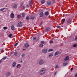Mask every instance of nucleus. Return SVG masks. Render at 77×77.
I'll return each mask as SVG.
<instances>
[{"mask_svg":"<svg viewBox=\"0 0 77 77\" xmlns=\"http://www.w3.org/2000/svg\"><path fill=\"white\" fill-rule=\"evenodd\" d=\"M29 5L30 6H32V3H29Z\"/></svg>","mask_w":77,"mask_h":77,"instance_id":"a19ab883","label":"nucleus"},{"mask_svg":"<svg viewBox=\"0 0 77 77\" xmlns=\"http://www.w3.org/2000/svg\"><path fill=\"white\" fill-rule=\"evenodd\" d=\"M25 8H26V7H25V6H24L23 7V9H25Z\"/></svg>","mask_w":77,"mask_h":77,"instance_id":"49530a36","label":"nucleus"},{"mask_svg":"<svg viewBox=\"0 0 77 77\" xmlns=\"http://www.w3.org/2000/svg\"><path fill=\"white\" fill-rule=\"evenodd\" d=\"M64 60L65 61L68 60H69V57L68 56H66Z\"/></svg>","mask_w":77,"mask_h":77,"instance_id":"39448f33","label":"nucleus"},{"mask_svg":"<svg viewBox=\"0 0 77 77\" xmlns=\"http://www.w3.org/2000/svg\"><path fill=\"white\" fill-rule=\"evenodd\" d=\"M77 46V45L76 44H75L73 45V47H76Z\"/></svg>","mask_w":77,"mask_h":77,"instance_id":"393cba45","label":"nucleus"},{"mask_svg":"<svg viewBox=\"0 0 77 77\" xmlns=\"http://www.w3.org/2000/svg\"><path fill=\"white\" fill-rule=\"evenodd\" d=\"M6 58H7V57H6V56L5 57H3L2 59H3V60H5V59H6Z\"/></svg>","mask_w":77,"mask_h":77,"instance_id":"c9c22d12","label":"nucleus"},{"mask_svg":"<svg viewBox=\"0 0 77 77\" xmlns=\"http://www.w3.org/2000/svg\"><path fill=\"white\" fill-rule=\"evenodd\" d=\"M45 69H42L40 72V75H42V74H43L45 73Z\"/></svg>","mask_w":77,"mask_h":77,"instance_id":"f257e3e1","label":"nucleus"},{"mask_svg":"<svg viewBox=\"0 0 77 77\" xmlns=\"http://www.w3.org/2000/svg\"><path fill=\"white\" fill-rule=\"evenodd\" d=\"M53 41H51V42H50L51 43H53Z\"/></svg>","mask_w":77,"mask_h":77,"instance_id":"de8ad7c7","label":"nucleus"},{"mask_svg":"<svg viewBox=\"0 0 77 77\" xmlns=\"http://www.w3.org/2000/svg\"><path fill=\"white\" fill-rule=\"evenodd\" d=\"M26 50V49H23V51Z\"/></svg>","mask_w":77,"mask_h":77,"instance_id":"5fc2aeb1","label":"nucleus"},{"mask_svg":"<svg viewBox=\"0 0 77 77\" xmlns=\"http://www.w3.org/2000/svg\"><path fill=\"white\" fill-rule=\"evenodd\" d=\"M42 52L43 53H47V49H43L42 50Z\"/></svg>","mask_w":77,"mask_h":77,"instance_id":"423d86ee","label":"nucleus"},{"mask_svg":"<svg viewBox=\"0 0 77 77\" xmlns=\"http://www.w3.org/2000/svg\"><path fill=\"white\" fill-rule=\"evenodd\" d=\"M68 64L67 63H63V66H66Z\"/></svg>","mask_w":77,"mask_h":77,"instance_id":"5701e85b","label":"nucleus"},{"mask_svg":"<svg viewBox=\"0 0 77 77\" xmlns=\"http://www.w3.org/2000/svg\"><path fill=\"white\" fill-rule=\"evenodd\" d=\"M72 69H73V68L72 67V68H71V71H72Z\"/></svg>","mask_w":77,"mask_h":77,"instance_id":"c03bdc74","label":"nucleus"},{"mask_svg":"<svg viewBox=\"0 0 77 77\" xmlns=\"http://www.w3.org/2000/svg\"><path fill=\"white\" fill-rule=\"evenodd\" d=\"M53 51V50L50 49L48 50V52H50V51Z\"/></svg>","mask_w":77,"mask_h":77,"instance_id":"7c9ffc66","label":"nucleus"},{"mask_svg":"<svg viewBox=\"0 0 77 77\" xmlns=\"http://www.w3.org/2000/svg\"><path fill=\"white\" fill-rule=\"evenodd\" d=\"M4 9H5V8H2L0 9V11H3V10H4Z\"/></svg>","mask_w":77,"mask_h":77,"instance_id":"72a5a7b5","label":"nucleus"},{"mask_svg":"<svg viewBox=\"0 0 77 77\" xmlns=\"http://www.w3.org/2000/svg\"><path fill=\"white\" fill-rule=\"evenodd\" d=\"M10 17L12 18V19H13L14 18V14L13 13H12L10 15Z\"/></svg>","mask_w":77,"mask_h":77,"instance_id":"20e7f679","label":"nucleus"},{"mask_svg":"<svg viewBox=\"0 0 77 77\" xmlns=\"http://www.w3.org/2000/svg\"><path fill=\"white\" fill-rule=\"evenodd\" d=\"M59 51H57L55 52V53L54 55L57 56V55H58V54H59Z\"/></svg>","mask_w":77,"mask_h":77,"instance_id":"ddd939ff","label":"nucleus"},{"mask_svg":"<svg viewBox=\"0 0 77 77\" xmlns=\"http://www.w3.org/2000/svg\"><path fill=\"white\" fill-rule=\"evenodd\" d=\"M25 54H22L21 55V57H24L25 56Z\"/></svg>","mask_w":77,"mask_h":77,"instance_id":"f704fd0d","label":"nucleus"},{"mask_svg":"<svg viewBox=\"0 0 77 77\" xmlns=\"http://www.w3.org/2000/svg\"><path fill=\"white\" fill-rule=\"evenodd\" d=\"M71 23V21L70 19H69L67 20V23L69 24H70Z\"/></svg>","mask_w":77,"mask_h":77,"instance_id":"6e6552de","label":"nucleus"},{"mask_svg":"<svg viewBox=\"0 0 77 77\" xmlns=\"http://www.w3.org/2000/svg\"><path fill=\"white\" fill-rule=\"evenodd\" d=\"M57 74V72H55L54 74V75H56V74Z\"/></svg>","mask_w":77,"mask_h":77,"instance_id":"a18cd8bd","label":"nucleus"},{"mask_svg":"<svg viewBox=\"0 0 77 77\" xmlns=\"http://www.w3.org/2000/svg\"><path fill=\"white\" fill-rule=\"evenodd\" d=\"M17 68H19L20 67H21V65L20 64H17Z\"/></svg>","mask_w":77,"mask_h":77,"instance_id":"a211bd4d","label":"nucleus"},{"mask_svg":"<svg viewBox=\"0 0 77 77\" xmlns=\"http://www.w3.org/2000/svg\"><path fill=\"white\" fill-rule=\"evenodd\" d=\"M53 55L52 54H50L49 55V57H53Z\"/></svg>","mask_w":77,"mask_h":77,"instance_id":"4be33fe9","label":"nucleus"},{"mask_svg":"<svg viewBox=\"0 0 77 77\" xmlns=\"http://www.w3.org/2000/svg\"><path fill=\"white\" fill-rule=\"evenodd\" d=\"M26 20H29V16H27L26 17Z\"/></svg>","mask_w":77,"mask_h":77,"instance_id":"c756f323","label":"nucleus"},{"mask_svg":"<svg viewBox=\"0 0 77 77\" xmlns=\"http://www.w3.org/2000/svg\"><path fill=\"white\" fill-rule=\"evenodd\" d=\"M17 17L18 18H19V19H20V18H21V15H17Z\"/></svg>","mask_w":77,"mask_h":77,"instance_id":"412c9836","label":"nucleus"},{"mask_svg":"<svg viewBox=\"0 0 77 77\" xmlns=\"http://www.w3.org/2000/svg\"><path fill=\"white\" fill-rule=\"evenodd\" d=\"M15 0H12L13 1H15Z\"/></svg>","mask_w":77,"mask_h":77,"instance_id":"13d9d810","label":"nucleus"},{"mask_svg":"<svg viewBox=\"0 0 77 77\" xmlns=\"http://www.w3.org/2000/svg\"><path fill=\"white\" fill-rule=\"evenodd\" d=\"M40 17H43V12H41L39 14Z\"/></svg>","mask_w":77,"mask_h":77,"instance_id":"f8f14e48","label":"nucleus"},{"mask_svg":"<svg viewBox=\"0 0 77 77\" xmlns=\"http://www.w3.org/2000/svg\"><path fill=\"white\" fill-rule=\"evenodd\" d=\"M75 41H77V36H76L75 38Z\"/></svg>","mask_w":77,"mask_h":77,"instance_id":"4c0bfd02","label":"nucleus"},{"mask_svg":"<svg viewBox=\"0 0 77 77\" xmlns=\"http://www.w3.org/2000/svg\"><path fill=\"white\" fill-rule=\"evenodd\" d=\"M11 75V72H8L6 74V75L7 77H9V75Z\"/></svg>","mask_w":77,"mask_h":77,"instance_id":"1a4fd4ad","label":"nucleus"},{"mask_svg":"<svg viewBox=\"0 0 77 77\" xmlns=\"http://www.w3.org/2000/svg\"><path fill=\"white\" fill-rule=\"evenodd\" d=\"M43 46H44V45L43 44H40L39 47H43Z\"/></svg>","mask_w":77,"mask_h":77,"instance_id":"cd10ccee","label":"nucleus"},{"mask_svg":"<svg viewBox=\"0 0 77 77\" xmlns=\"http://www.w3.org/2000/svg\"><path fill=\"white\" fill-rule=\"evenodd\" d=\"M26 8H29V5H27L26 6Z\"/></svg>","mask_w":77,"mask_h":77,"instance_id":"09e8293b","label":"nucleus"},{"mask_svg":"<svg viewBox=\"0 0 77 77\" xmlns=\"http://www.w3.org/2000/svg\"><path fill=\"white\" fill-rule=\"evenodd\" d=\"M41 44H44V42H43V41H42L41 42Z\"/></svg>","mask_w":77,"mask_h":77,"instance_id":"79ce46f5","label":"nucleus"},{"mask_svg":"<svg viewBox=\"0 0 77 77\" xmlns=\"http://www.w3.org/2000/svg\"><path fill=\"white\" fill-rule=\"evenodd\" d=\"M30 19L31 20H34V17L31 16Z\"/></svg>","mask_w":77,"mask_h":77,"instance_id":"c85d7f7f","label":"nucleus"},{"mask_svg":"<svg viewBox=\"0 0 77 77\" xmlns=\"http://www.w3.org/2000/svg\"><path fill=\"white\" fill-rule=\"evenodd\" d=\"M29 46V45L28 43H26L25 45V47L26 48H27Z\"/></svg>","mask_w":77,"mask_h":77,"instance_id":"9b49d317","label":"nucleus"},{"mask_svg":"<svg viewBox=\"0 0 77 77\" xmlns=\"http://www.w3.org/2000/svg\"><path fill=\"white\" fill-rule=\"evenodd\" d=\"M20 62H21V63H22V60L20 61Z\"/></svg>","mask_w":77,"mask_h":77,"instance_id":"4d7b16f0","label":"nucleus"},{"mask_svg":"<svg viewBox=\"0 0 77 77\" xmlns=\"http://www.w3.org/2000/svg\"><path fill=\"white\" fill-rule=\"evenodd\" d=\"M59 68V66H58V65H56L55 67V69H57V68Z\"/></svg>","mask_w":77,"mask_h":77,"instance_id":"473e14b6","label":"nucleus"},{"mask_svg":"<svg viewBox=\"0 0 77 77\" xmlns=\"http://www.w3.org/2000/svg\"><path fill=\"white\" fill-rule=\"evenodd\" d=\"M18 44V43H17L14 45L15 47H16Z\"/></svg>","mask_w":77,"mask_h":77,"instance_id":"e433bc0d","label":"nucleus"},{"mask_svg":"<svg viewBox=\"0 0 77 77\" xmlns=\"http://www.w3.org/2000/svg\"><path fill=\"white\" fill-rule=\"evenodd\" d=\"M42 24V22H41L40 23V25H41Z\"/></svg>","mask_w":77,"mask_h":77,"instance_id":"6e6d98bb","label":"nucleus"},{"mask_svg":"<svg viewBox=\"0 0 77 77\" xmlns=\"http://www.w3.org/2000/svg\"><path fill=\"white\" fill-rule=\"evenodd\" d=\"M17 5L16 4H14L13 8H17Z\"/></svg>","mask_w":77,"mask_h":77,"instance_id":"aec40b11","label":"nucleus"},{"mask_svg":"<svg viewBox=\"0 0 77 77\" xmlns=\"http://www.w3.org/2000/svg\"><path fill=\"white\" fill-rule=\"evenodd\" d=\"M33 39L34 41H36V37H33Z\"/></svg>","mask_w":77,"mask_h":77,"instance_id":"bb28decb","label":"nucleus"},{"mask_svg":"<svg viewBox=\"0 0 77 77\" xmlns=\"http://www.w3.org/2000/svg\"><path fill=\"white\" fill-rule=\"evenodd\" d=\"M11 29L12 30H15V28L14 25H12L11 26Z\"/></svg>","mask_w":77,"mask_h":77,"instance_id":"0eeeda50","label":"nucleus"},{"mask_svg":"<svg viewBox=\"0 0 77 77\" xmlns=\"http://www.w3.org/2000/svg\"><path fill=\"white\" fill-rule=\"evenodd\" d=\"M20 5H21V6H22L23 5V3H22L20 4Z\"/></svg>","mask_w":77,"mask_h":77,"instance_id":"8fccbe9b","label":"nucleus"},{"mask_svg":"<svg viewBox=\"0 0 77 77\" xmlns=\"http://www.w3.org/2000/svg\"><path fill=\"white\" fill-rule=\"evenodd\" d=\"M43 63H44V60H41L39 62V64L40 65H42Z\"/></svg>","mask_w":77,"mask_h":77,"instance_id":"7ed1b4c3","label":"nucleus"},{"mask_svg":"<svg viewBox=\"0 0 77 77\" xmlns=\"http://www.w3.org/2000/svg\"><path fill=\"white\" fill-rule=\"evenodd\" d=\"M39 39H37V42H38V41H39Z\"/></svg>","mask_w":77,"mask_h":77,"instance_id":"3c124183","label":"nucleus"},{"mask_svg":"<svg viewBox=\"0 0 77 77\" xmlns=\"http://www.w3.org/2000/svg\"><path fill=\"white\" fill-rule=\"evenodd\" d=\"M46 31H50V28L48 27L46 28Z\"/></svg>","mask_w":77,"mask_h":77,"instance_id":"dca6fc26","label":"nucleus"},{"mask_svg":"<svg viewBox=\"0 0 77 77\" xmlns=\"http://www.w3.org/2000/svg\"><path fill=\"white\" fill-rule=\"evenodd\" d=\"M2 63V61H0V63Z\"/></svg>","mask_w":77,"mask_h":77,"instance_id":"864d4df0","label":"nucleus"},{"mask_svg":"<svg viewBox=\"0 0 77 77\" xmlns=\"http://www.w3.org/2000/svg\"><path fill=\"white\" fill-rule=\"evenodd\" d=\"M65 19H63L61 21V22L62 23V24L64 23H65Z\"/></svg>","mask_w":77,"mask_h":77,"instance_id":"6ab92c4d","label":"nucleus"},{"mask_svg":"<svg viewBox=\"0 0 77 77\" xmlns=\"http://www.w3.org/2000/svg\"><path fill=\"white\" fill-rule=\"evenodd\" d=\"M3 29H4V30L6 29H7V27H4Z\"/></svg>","mask_w":77,"mask_h":77,"instance_id":"58836bf2","label":"nucleus"},{"mask_svg":"<svg viewBox=\"0 0 77 77\" xmlns=\"http://www.w3.org/2000/svg\"><path fill=\"white\" fill-rule=\"evenodd\" d=\"M45 3V1L42 0L41 2V3L42 4H44Z\"/></svg>","mask_w":77,"mask_h":77,"instance_id":"a878e982","label":"nucleus"},{"mask_svg":"<svg viewBox=\"0 0 77 77\" xmlns=\"http://www.w3.org/2000/svg\"><path fill=\"white\" fill-rule=\"evenodd\" d=\"M45 15H49V13H48V11H46L45 13Z\"/></svg>","mask_w":77,"mask_h":77,"instance_id":"4468645a","label":"nucleus"},{"mask_svg":"<svg viewBox=\"0 0 77 77\" xmlns=\"http://www.w3.org/2000/svg\"><path fill=\"white\" fill-rule=\"evenodd\" d=\"M75 77H77V73L75 75Z\"/></svg>","mask_w":77,"mask_h":77,"instance_id":"37998d69","label":"nucleus"},{"mask_svg":"<svg viewBox=\"0 0 77 77\" xmlns=\"http://www.w3.org/2000/svg\"><path fill=\"white\" fill-rule=\"evenodd\" d=\"M51 3V2L50 1H48L47 2V5H50Z\"/></svg>","mask_w":77,"mask_h":77,"instance_id":"2eb2a0df","label":"nucleus"},{"mask_svg":"<svg viewBox=\"0 0 77 77\" xmlns=\"http://www.w3.org/2000/svg\"><path fill=\"white\" fill-rule=\"evenodd\" d=\"M23 24V23H22V22L20 21L19 23L17 25V27H20L22 26V25Z\"/></svg>","mask_w":77,"mask_h":77,"instance_id":"f03ea898","label":"nucleus"},{"mask_svg":"<svg viewBox=\"0 0 77 77\" xmlns=\"http://www.w3.org/2000/svg\"><path fill=\"white\" fill-rule=\"evenodd\" d=\"M25 16V13H23L22 15V16L23 17H24Z\"/></svg>","mask_w":77,"mask_h":77,"instance_id":"b1692460","label":"nucleus"},{"mask_svg":"<svg viewBox=\"0 0 77 77\" xmlns=\"http://www.w3.org/2000/svg\"><path fill=\"white\" fill-rule=\"evenodd\" d=\"M29 3H32V2L31 1H30L29 2Z\"/></svg>","mask_w":77,"mask_h":77,"instance_id":"603ef678","label":"nucleus"},{"mask_svg":"<svg viewBox=\"0 0 77 77\" xmlns=\"http://www.w3.org/2000/svg\"><path fill=\"white\" fill-rule=\"evenodd\" d=\"M16 66V63H13L12 64V66H13V67H15V66Z\"/></svg>","mask_w":77,"mask_h":77,"instance_id":"f3484780","label":"nucleus"},{"mask_svg":"<svg viewBox=\"0 0 77 77\" xmlns=\"http://www.w3.org/2000/svg\"><path fill=\"white\" fill-rule=\"evenodd\" d=\"M4 11L3 12H4Z\"/></svg>","mask_w":77,"mask_h":77,"instance_id":"bf43d9fd","label":"nucleus"},{"mask_svg":"<svg viewBox=\"0 0 77 77\" xmlns=\"http://www.w3.org/2000/svg\"><path fill=\"white\" fill-rule=\"evenodd\" d=\"M12 35L11 34H10L8 35V36L9 38H11Z\"/></svg>","mask_w":77,"mask_h":77,"instance_id":"2f4dec72","label":"nucleus"},{"mask_svg":"<svg viewBox=\"0 0 77 77\" xmlns=\"http://www.w3.org/2000/svg\"><path fill=\"white\" fill-rule=\"evenodd\" d=\"M57 28H58V29H60V26H57Z\"/></svg>","mask_w":77,"mask_h":77,"instance_id":"ea45409f","label":"nucleus"},{"mask_svg":"<svg viewBox=\"0 0 77 77\" xmlns=\"http://www.w3.org/2000/svg\"><path fill=\"white\" fill-rule=\"evenodd\" d=\"M14 55L15 56H18V52H14L13 53Z\"/></svg>","mask_w":77,"mask_h":77,"instance_id":"9d476101","label":"nucleus"}]
</instances>
